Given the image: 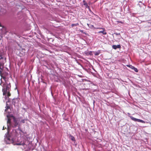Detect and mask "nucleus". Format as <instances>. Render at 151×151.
<instances>
[{
    "label": "nucleus",
    "mask_w": 151,
    "mask_h": 151,
    "mask_svg": "<svg viewBox=\"0 0 151 151\" xmlns=\"http://www.w3.org/2000/svg\"><path fill=\"white\" fill-rule=\"evenodd\" d=\"M3 55V53L0 50V75L1 77V78L0 79L1 80V83L0 84V85H1L2 82L1 78H2L4 80L6 79V77L4 76H3V74L2 73V71L3 70V66L4 64V59L2 57Z\"/></svg>",
    "instance_id": "1"
},
{
    "label": "nucleus",
    "mask_w": 151,
    "mask_h": 151,
    "mask_svg": "<svg viewBox=\"0 0 151 151\" xmlns=\"http://www.w3.org/2000/svg\"><path fill=\"white\" fill-rule=\"evenodd\" d=\"M2 86V91L3 93V95H5L8 91H9V88L11 86L10 85H9L6 83L3 84Z\"/></svg>",
    "instance_id": "2"
},
{
    "label": "nucleus",
    "mask_w": 151,
    "mask_h": 151,
    "mask_svg": "<svg viewBox=\"0 0 151 151\" xmlns=\"http://www.w3.org/2000/svg\"><path fill=\"white\" fill-rule=\"evenodd\" d=\"M4 140L6 144H9L13 142V140L10 139V137H6L4 138Z\"/></svg>",
    "instance_id": "3"
},
{
    "label": "nucleus",
    "mask_w": 151,
    "mask_h": 151,
    "mask_svg": "<svg viewBox=\"0 0 151 151\" xmlns=\"http://www.w3.org/2000/svg\"><path fill=\"white\" fill-rule=\"evenodd\" d=\"M130 118H131V119L133 121H134L135 122H141V123H145V121H144L143 120H141L140 119H136V118H135L133 117L132 116H130Z\"/></svg>",
    "instance_id": "4"
},
{
    "label": "nucleus",
    "mask_w": 151,
    "mask_h": 151,
    "mask_svg": "<svg viewBox=\"0 0 151 151\" xmlns=\"http://www.w3.org/2000/svg\"><path fill=\"white\" fill-rule=\"evenodd\" d=\"M12 116L13 118V121L14 123V126L15 127H16L18 125V123L17 122V120L16 118L14 116Z\"/></svg>",
    "instance_id": "5"
},
{
    "label": "nucleus",
    "mask_w": 151,
    "mask_h": 151,
    "mask_svg": "<svg viewBox=\"0 0 151 151\" xmlns=\"http://www.w3.org/2000/svg\"><path fill=\"white\" fill-rule=\"evenodd\" d=\"M83 5L85 6L86 8H88L90 11H91L90 7H89V6H88L87 3L86 1L85 0H84L83 1Z\"/></svg>",
    "instance_id": "6"
},
{
    "label": "nucleus",
    "mask_w": 151,
    "mask_h": 151,
    "mask_svg": "<svg viewBox=\"0 0 151 151\" xmlns=\"http://www.w3.org/2000/svg\"><path fill=\"white\" fill-rule=\"evenodd\" d=\"M85 53L87 55H93V52L91 51H86L85 52Z\"/></svg>",
    "instance_id": "7"
},
{
    "label": "nucleus",
    "mask_w": 151,
    "mask_h": 151,
    "mask_svg": "<svg viewBox=\"0 0 151 151\" xmlns=\"http://www.w3.org/2000/svg\"><path fill=\"white\" fill-rule=\"evenodd\" d=\"M7 126L8 127L9 126H10L11 125V120L9 118H8V120L7 122Z\"/></svg>",
    "instance_id": "8"
},
{
    "label": "nucleus",
    "mask_w": 151,
    "mask_h": 151,
    "mask_svg": "<svg viewBox=\"0 0 151 151\" xmlns=\"http://www.w3.org/2000/svg\"><path fill=\"white\" fill-rule=\"evenodd\" d=\"M150 23V22H148L147 23H146V24L144 25V27L145 28H149L150 27V26L149 24Z\"/></svg>",
    "instance_id": "9"
},
{
    "label": "nucleus",
    "mask_w": 151,
    "mask_h": 151,
    "mask_svg": "<svg viewBox=\"0 0 151 151\" xmlns=\"http://www.w3.org/2000/svg\"><path fill=\"white\" fill-rule=\"evenodd\" d=\"M93 52L94 54L96 56L98 55L100 53V51H98L96 52L93 51Z\"/></svg>",
    "instance_id": "10"
},
{
    "label": "nucleus",
    "mask_w": 151,
    "mask_h": 151,
    "mask_svg": "<svg viewBox=\"0 0 151 151\" xmlns=\"http://www.w3.org/2000/svg\"><path fill=\"white\" fill-rule=\"evenodd\" d=\"M131 68H132V69H133L135 72H138V70L137 68H135L134 67L132 66V65H131Z\"/></svg>",
    "instance_id": "11"
},
{
    "label": "nucleus",
    "mask_w": 151,
    "mask_h": 151,
    "mask_svg": "<svg viewBox=\"0 0 151 151\" xmlns=\"http://www.w3.org/2000/svg\"><path fill=\"white\" fill-rule=\"evenodd\" d=\"M105 30H103L102 31H99L98 32L99 33H103L104 35H106V34L107 33L105 32Z\"/></svg>",
    "instance_id": "12"
},
{
    "label": "nucleus",
    "mask_w": 151,
    "mask_h": 151,
    "mask_svg": "<svg viewBox=\"0 0 151 151\" xmlns=\"http://www.w3.org/2000/svg\"><path fill=\"white\" fill-rule=\"evenodd\" d=\"M10 106L9 105L7 104V102L6 103V109L5 110V111H6L7 110H8V109H10Z\"/></svg>",
    "instance_id": "13"
},
{
    "label": "nucleus",
    "mask_w": 151,
    "mask_h": 151,
    "mask_svg": "<svg viewBox=\"0 0 151 151\" xmlns=\"http://www.w3.org/2000/svg\"><path fill=\"white\" fill-rule=\"evenodd\" d=\"M70 136L71 137V139L73 141H75V138H74V137H73L71 135H70Z\"/></svg>",
    "instance_id": "14"
},
{
    "label": "nucleus",
    "mask_w": 151,
    "mask_h": 151,
    "mask_svg": "<svg viewBox=\"0 0 151 151\" xmlns=\"http://www.w3.org/2000/svg\"><path fill=\"white\" fill-rule=\"evenodd\" d=\"M79 25V24L78 23L76 24H73L71 25L72 27H73L75 26H77Z\"/></svg>",
    "instance_id": "15"
},
{
    "label": "nucleus",
    "mask_w": 151,
    "mask_h": 151,
    "mask_svg": "<svg viewBox=\"0 0 151 151\" xmlns=\"http://www.w3.org/2000/svg\"><path fill=\"white\" fill-rule=\"evenodd\" d=\"M7 93V96L8 97H9V96H11V94L10 93L9 91H8Z\"/></svg>",
    "instance_id": "16"
},
{
    "label": "nucleus",
    "mask_w": 151,
    "mask_h": 151,
    "mask_svg": "<svg viewBox=\"0 0 151 151\" xmlns=\"http://www.w3.org/2000/svg\"><path fill=\"white\" fill-rule=\"evenodd\" d=\"M112 47H121V45H113L112 46Z\"/></svg>",
    "instance_id": "17"
},
{
    "label": "nucleus",
    "mask_w": 151,
    "mask_h": 151,
    "mask_svg": "<svg viewBox=\"0 0 151 151\" xmlns=\"http://www.w3.org/2000/svg\"><path fill=\"white\" fill-rule=\"evenodd\" d=\"M26 120H27L25 119H22L21 120V122L23 123H25V121Z\"/></svg>",
    "instance_id": "18"
},
{
    "label": "nucleus",
    "mask_w": 151,
    "mask_h": 151,
    "mask_svg": "<svg viewBox=\"0 0 151 151\" xmlns=\"http://www.w3.org/2000/svg\"><path fill=\"white\" fill-rule=\"evenodd\" d=\"M98 29H102V30H105V29L104 28H102V27L99 28H98Z\"/></svg>",
    "instance_id": "19"
},
{
    "label": "nucleus",
    "mask_w": 151,
    "mask_h": 151,
    "mask_svg": "<svg viewBox=\"0 0 151 151\" xmlns=\"http://www.w3.org/2000/svg\"><path fill=\"white\" fill-rule=\"evenodd\" d=\"M16 145H22V144L21 143H17L16 144Z\"/></svg>",
    "instance_id": "20"
},
{
    "label": "nucleus",
    "mask_w": 151,
    "mask_h": 151,
    "mask_svg": "<svg viewBox=\"0 0 151 151\" xmlns=\"http://www.w3.org/2000/svg\"><path fill=\"white\" fill-rule=\"evenodd\" d=\"M118 22L119 23H122V22L121 21H118Z\"/></svg>",
    "instance_id": "21"
},
{
    "label": "nucleus",
    "mask_w": 151,
    "mask_h": 151,
    "mask_svg": "<svg viewBox=\"0 0 151 151\" xmlns=\"http://www.w3.org/2000/svg\"><path fill=\"white\" fill-rule=\"evenodd\" d=\"M22 145H25V143H22Z\"/></svg>",
    "instance_id": "22"
},
{
    "label": "nucleus",
    "mask_w": 151,
    "mask_h": 151,
    "mask_svg": "<svg viewBox=\"0 0 151 151\" xmlns=\"http://www.w3.org/2000/svg\"><path fill=\"white\" fill-rule=\"evenodd\" d=\"M6 129V128H4V127H3V130H4V129Z\"/></svg>",
    "instance_id": "23"
},
{
    "label": "nucleus",
    "mask_w": 151,
    "mask_h": 151,
    "mask_svg": "<svg viewBox=\"0 0 151 151\" xmlns=\"http://www.w3.org/2000/svg\"><path fill=\"white\" fill-rule=\"evenodd\" d=\"M5 98H7V96H5Z\"/></svg>",
    "instance_id": "24"
},
{
    "label": "nucleus",
    "mask_w": 151,
    "mask_h": 151,
    "mask_svg": "<svg viewBox=\"0 0 151 151\" xmlns=\"http://www.w3.org/2000/svg\"><path fill=\"white\" fill-rule=\"evenodd\" d=\"M114 49H116L117 48H113Z\"/></svg>",
    "instance_id": "25"
},
{
    "label": "nucleus",
    "mask_w": 151,
    "mask_h": 151,
    "mask_svg": "<svg viewBox=\"0 0 151 151\" xmlns=\"http://www.w3.org/2000/svg\"><path fill=\"white\" fill-rule=\"evenodd\" d=\"M116 35H118V34H117V33H116Z\"/></svg>",
    "instance_id": "26"
},
{
    "label": "nucleus",
    "mask_w": 151,
    "mask_h": 151,
    "mask_svg": "<svg viewBox=\"0 0 151 151\" xmlns=\"http://www.w3.org/2000/svg\"><path fill=\"white\" fill-rule=\"evenodd\" d=\"M150 24H151V22H150Z\"/></svg>",
    "instance_id": "27"
}]
</instances>
